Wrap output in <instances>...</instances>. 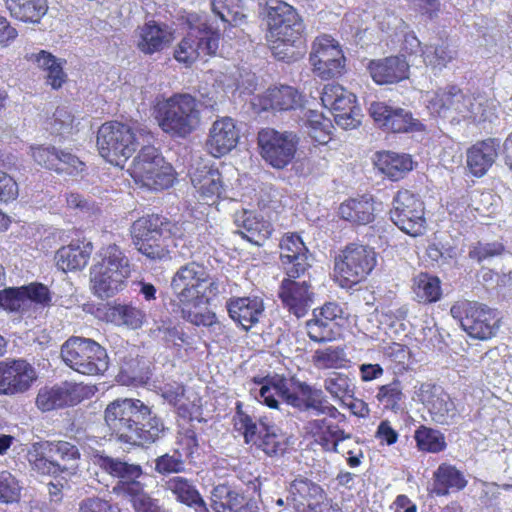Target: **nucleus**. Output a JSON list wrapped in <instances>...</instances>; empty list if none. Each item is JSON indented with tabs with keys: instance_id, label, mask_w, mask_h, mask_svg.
I'll list each match as a JSON object with an SVG mask.
<instances>
[{
	"instance_id": "f257e3e1",
	"label": "nucleus",
	"mask_w": 512,
	"mask_h": 512,
	"mask_svg": "<svg viewBox=\"0 0 512 512\" xmlns=\"http://www.w3.org/2000/svg\"><path fill=\"white\" fill-rule=\"evenodd\" d=\"M104 419L111 435L120 443L131 446L150 445L165 431L163 420L140 399H116L109 403Z\"/></svg>"
},
{
	"instance_id": "f03ea898",
	"label": "nucleus",
	"mask_w": 512,
	"mask_h": 512,
	"mask_svg": "<svg viewBox=\"0 0 512 512\" xmlns=\"http://www.w3.org/2000/svg\"><path fill=\"white\" fill-rule=\"evenodd\" d=\"M265 39L273 55L282 61L295 58L294 48L304 42L305 25L298 10L283 0H267L262 11Z\"/></svg>"
},
{
	"instance_id": "7ed1b4c3",
	"label": "nucleus",
	"mask_w": 512,
	"mask_h": 512,
	"mask_svg": "<svg viewBox=\"0 0 512 512\" xmlns=\"http://www.w3.org/2000/svg\"><path fill=\"white\" fill-rule=\"evenodd\" d=\"M185 222L174 221L159 213H147L137 218L130 227V235L137 250L151 260L170 257V244L186 237Z\"/></svg>"
},
{
	"instance_id": "20e7f679",
	"label": "nucleus",
	"mask_w": 512,
	"mask_h": 512,
	"mask_svg": "<svg viewBox=\"0 0 512 512\" xmlns=\"http://www.w3.org/2000/svg\"><path fill=\"white\" fill-rule=\"evenodd\" d=\"M153 115L163 132L181 138L191 134L200 120L198 101L188 93L156 98Z\"/></svg>"
},
{
	"instance_id": "39448f33",
	"label": "nucleus",
	"mask_w": 512,
	"mask_h": 512,
	"mask_svg": "<svg viewBox=\"0 0 512 512\" xmlns=\"http://www.w3.org/2000/svg\"><path fill=\"white\" fill-rule=\"evenodd\" d=\"M178 304L209 305L219 293V281L203 264L191 261L181 266L171 280Z\"/></svg>"
},
{
	"instance_id": "423d86ee",
	"label": "nucleus",
	"mask_w": 512,
	"mask_h": 512,
	"mask_svg": "<svg viewBox=\"0 0 512 512\" xmlns=\"http://www.w3.org/2000/svg\"><path fill=\"white\" fill-rule=\"evenodd\" d=\"M233 427L244 439V443L255 447L269 457L284 455L290 445L289 438L275 425L263 419L256 421L243 410V403L236 402Z\"/></svg>"
},
{
	"instance_id": "0eeeda50",
	"label": "nucleus",
	"mask_w": 512,
	"mask_h": 512,
	"mask_svg": "<svg viewBox=\"0 0 512 512\" xmlns=\"http://www.w3.org/2000/svg\"><path fill=\"white\" fill-rule=\"evenodd\" d=\"M100 257L90 269L91 290L98 298H111L126 287L129 261L116 244L102 248Z\"/></svg>"
},
{
	"instance_id": "6e6552de",
	"label": "nucleus",
	"mask_w": 512,
	"mask_h": 512,
	"mask_svg": "<svg viewBox=\"0 0 512 512\" xmlns=\"http://www.w3.org/2000/svg\"><path fill=\"white\" fill-rule=\"evenodd\" d=\"M377 266V252L374 247L358 242H351L334 256V281L345 289L364 282Z\"/></svg>"
},
{
	"instance_id": "1a4fd4ad",
	"label": "nucleus",
	"mask_w": 512,
	"mask_h": 512,
	"mask_svg": "<svg viewBox=\"0 0 512 512\" xmlns=\"http://www.w3.org/2000/svg\"><path fill=\"white\" fill-rule=\"evenodd\" d=\"M99 155L113 166L123 168L138 149L135 129L127 123L110 120L104 122L96 134Z\"/></svg>"
},
{
	"instance_id": "9d476101",
	"label": "nucleus",
	"mask_w": 512,
	"mask_h": 512,
	"mask_svg": "<svg viewBox=\"0 0 512 512\" xmlns=\"http://www.w3.org/2000/svg\"><path fill=\"white\" fill-rule=\"evenodd\" d=\"M128 173L137 185L153 191L170 188L177 176L173 166L150 145L139 150Z\"/></svg>"
},
{
	"instance_id": "9b49d317",
	"label": "nucleus",
	"mask_w": 512,
	"mask_h": 512,
	"mask_svg": "<svg viewBox=\"0 0 512 512\" xmlns=\"http://www.w3.org/2000/svg\"><path fill=\"white\" fill-rule=\"evenodd\" d=\"M61 358L74 371L87 375L104 374L109 367L107 351L95 340L72 336L61 347Z\"/></svg>"
},
{
	"instance_id": "f8f14e48",
	"label": "nucleus",
	"mask_w": 512,
	"mask_h": 512,
	"mask_svg": "<svg viewBox=\"0 0 512 512\" xmlns=\"http://www.w3.org/2000/svg\"><path fill=\"white\" fill-rule=\"evenodd\" d=\"M450 314L469 337L480 341L493 338L500 327L496 310L477 301L458 300L451 306Z\"/></svg>"
},
{
	"instance_id": "ddd939ff",
	"label": "nucleus",
	"mask_w": 512,
	"mask_h": 512,
	"mask_svg": "<svg viewBox=\"0 0 512 512\" xmlns=\"http://www.w3.org/2000/svg\"><path fill=\"white\" fill-rule=\"evenodd\" d=\"M309 63L312 72L321 80L329 81L346 73V57L339 41L329 34H320L311 44Z\"/></svg>"
},
{
	"instance_id": "4468645a",
	"label": "nucleus",
	"mask_w": 512,
	"mask_h": 512,
	"mask_svg": "<svg viewBox=\"0 0 512 512\" xmlns=\"http://www.w3.org/2000/svg\"><path fill=\"white\" fill-rule=\"evenodd\" d=\"M57 455L63 462L78 461L81 457L76 445L64 441H40L34 443L27 458L34 471L42 475L57 476L68 471V467L52 460Z\"/></svg>"
},
{
	"instance_id": "2eb2a0df",
	"label": "nucleus",
	"mask_w": 512,
	"mask_h": 512,
	"mask_svg": "<svg viewBox=\"0 0 512 512\" xmlns=\"http://www.w3.org/2000/svg\"><path fill=\"white\" fill-rule=\"evenodd\" d=\"M95 464L103 472L118 479L113 493L127 498L132 506L147 493L144 484L138 480L143 475L141 465L105 455L95 456Z\"/></svg>"
},
{
	"instance_id": "dca6fc26",
	"label": "nucleus",
	"mask_w": 512,
	"mask_h": 512,
	"mask_svg": "<svg viewBox=\"0 0 512 512\" xmlns=\"http://www.w3.org/2000/svg\"><path fill=\"white\" fill-rule=\"evenodd\" d=\"M299 144L298 136L291 131L262 128L257 134V145L262 159L271 167L283 169L295 158Z\"/></svg>"
},
{
	"instance_id": "f3484780",
	"label": "nucleus",
	"mask_w": 512,
	"mask_h": 512,
	"mask_svg": "<svg viewBox=\"0 0 512 512\" xmlns=\"http://www.w3.org/2000/svg\"><path fill=\"white\" fill-rule=\"evenodd\" d=\"M286 500L296 512H342L320 484L304 476L291 481Z\"/></svg>"
},
{
	"instance_id": "a211bd4d",
	"label": "nucleus",
	"mask_w": 512,
	"mask_h": 512,
	"mask_svg": "<svg viewBox=\"0 0 512 512\" xmlns=\"http://www.w3.org/2000/svg\"><path fill=\"white\" fill-rule=\"evenodd\" d=\"M391 221L405 234L417 237L426 230L425 204L420 196L407 189L399 190L389 212Z\"/></svg>"
},
{
	"instance_id": "6ab92c4d",
	"label": "nucleus",
	"mask_w": 512,
	"mask_h": 512,
	"mask_svg": "<svg viewBox=\"0 0 512 512\" xmlns=\"http://www.w3.org/2000/svg\"><path fill=\"white\" fill-rule=\"evenodd\" d=\"M220 33L207 23L191 27L174 49L177 62L190 67L198 59L214 56L219 48Z\"/></svg>"
},
{
	"instance_id": "aec40b11",
	"label": "nucleus",
	"mask_w": 512,
	"mask_h": 512,
	"mask_svg": "<svg viewBox=\"0 0 512 512\" xmlns=\"http://www.w3.org/2000/svg\"><path fill=\"white\" fill-rule=\"evenodd\" d=\"M324 107L333 111L336 124L343 129H354L361 123L356 96L339 84H327L321 93Z\"/></svg>"
},
{
	"instance_id": "412c9836",
	"label": "nucleus",
	"mask_w": 512,
	"mask_h": 512,
	"mask_svg": "<svg viewBox=\"0 0 512 512\" xmlns=\"http://www.w3.org/2000/svg\"><path fill=\"white\" fill-rule=\"evenodd\" d=\"M369 113L377 127L387 133H411L425 129L422 122L414 118L410 111L386 102H372Z\"/></svg>"
},
{
	"instance_id": "4be33fe9",
	"label": "nucleus",
	"mask_w": 512,
	"mask_h": 512,
	"mask_svg": "<svg viewBox=\"0 0 512 512\" xmlns=\"http://www.w3.org/2000/svg\"><path fill=\"white\" fill-rule=\"evenodd\" d=\"M93 394L94 390L91 386L66 381L61 385L41 388L36 397V405L41 411L48 412L77 405Z\"/></svg>"
},
{
	"instance_id": "5701e85b",
	"label": "nucleus",
	"mask_w": 512,
	"mask_h": 512,
	"mask_svg": "<svg viewBox=\"0 0 512 512\" xmlns=\"http://www.w3.org/2000/svg\"><path fill=\"white\" fill-rule=\"evenodd\" d=\"M299 277L287 276L278 288V298L282 307L296 318L304 317L314 300L312 285L307 281H297Z\"/></svg>"
},
{
	"instance_id": "b1692460",
	"label": "nucleus",
	"mask_w": 512,
	"mask_h": 512,
	"mask_svg": "<svg viewBox=\"0 0 512 512\" xmlns=\"http://www.w3.org/2000/svg\"><path fill=\"white\" fill-rule=\"evenodd\" d=\"M342 319L341 306L336 302H326L313 310V318L306 322L307 334L316 343L332 341L338 334Z\"/></svg>"
},
{
	"instance_id": "393cba45",
	"label": "nucleus",
	"mask_w": 512,
	"mask_h": 512,
	"mask_svg": "<svg viewBox=\"0 0 512 512\" xmlns=\"http://www.w3.org/2000/svg\"><path fill=\"white\" fill-rule=\"evenodd\" d=\"M36 380L34 368L25 360L0 361V395L12 396L30 389Z\"/></svg>"
},
{
	"instance_id": "a878e982",
	"label": "nucleus",
	"mask_w": 512,
	"mask_h": 512,
	"mask_svg": "<svg viewBox=\"0 0 512 512\" xmlns=\"http://www.w3.org/2000/svg\"><path fill=\"white\" fill-rule=\"evenodd\" d=\"M239 139L236 121L229 116L219 117L209 128L205 148L214 158H221L237 146Z\"/></svg>"
},
{
	"instance_id": "bb28decb",
	"label": "nucleus",
	"mask_w": 512,
	"mask_h": 512,
	"mask_svg": "<svg viewBox=\"0 0 512 512\" xmlns=\"http://www.w3.org/2000/svg\"><path fill=\"white\" fill-rule=\"evenodd\" d=\"M279 247L280 260L287 276L301 277L311 267L308 262L309 250L298 233H285Z\"/></svg>"
},
{
	"instance_id": "cd10ccee",
	"label": "nucleus",
	"mask_w": 512,
	"mask_h": 512,
	"mask_svg": "<svg viewBox=\"0 0 512 512\" xmlns=\"http://www.w3.org/2000/svg\"><path fill=\"white\" fill-rule=\"evenodd\" d=\"M367 71L377 85H393L409 78L410 64L403 54L390 55L370 60Z\"/></svg>"
},
{
	"instance_id": "c85d7f7f",
	"label": "nucleus",
	"mask_w": 512,
	"mask_h": 512,
	"mask_svg": "<svg viewBox=\"0 0 512 512\" xmlns=\"http://www.w3.org/2000/svg\"><path fill=\"white\" fill-rule=\"evenodd\" d=\"M304 431L306 437L312 439L323 451L332 453H338L339 444L352 437L338 423L326 417L309 420L304 426Z\"/></svg>"
},
{
	"instance_id": "c756f323",
	"label": "nucleus",
	"mask_w": 512,
	"mask_h": 512,
	"mask_svg": "<svg viewBox=\"0 0 512 512\" xmlns=\"http://www.w3.org/2000/svg\"><path fill=\"white\" fill-rule=\"evenodd\" d=\"M251 382L259 386L255 399L266 407L279 410L281 401L288 403L290 388L288 378L284 374L254 376Z\"/></svg>"
},
{
	"instance_id": "7c9ffc66",
	"label": "nucleus",
	"mask_w": 512,
	"mask_h": 512,
	"mask_svg": "<svg viewBox=\"0 0 512 512\" xmlns=\"http://www.w3.org/2000/svg\"><path fill=\"white\" fill-rule=\"evenodd\" d=\"M34 160L42 167L57 173L73 175L83 170L84 163L70 152L55 147L38 146L32 148Z\"/></svg>"
},
{
	"instance_id": "2f4dec72",
	"label": "nucleus",
	"mask_w": 512,
	"mask_h": 512,
	"mask_svg": "<svg viewBox=\"0 0 512 512\" xmlns=\"http://www.w3.org/2000/svg\"><path fill=\"white\" fill-rule=\"evenodd\" d=\"M174 40V31L166 23L149 20L138 27L137 48L145 55L163 51Z\"/></svg>"
},
{
	"instance_id": "473e14b6",
	"label": "nucleus",
	"mask_w": 512,
	"mask_h": 512,
	"mask_svg": "<svg viewBox=\"0 0 512 512\" xmlns=\"http://www.w3.org/2000/svg\"><path fill=\"white\" fill-rule=\"evenodd\" d=\"M95 315L103 321L130 329L140 328L146 319L145 312L131 303H102L96 308Z\"/></svg>"
},
{
	"instance_id": "72a5a7b5",
	"label": "nucleus",
	"mask_w": 512,
	"mask_h": 512,
	"mask_svg": "<svg viewBox=\"0 0 512 512\" xmlns=\"http://www.w3.org/2000/svg\"><path fill=\"white\" fill-rule=\"evenodd\" d=\"M226 307L230 318L245 331L260 321L265 309L263 299L258 296L232 297Z\"/></svg>"
},
{
	"instance_id": "f704fd0d",
	"label": "nucleus",
	"mask_w": 512,
	"mask_h": 512,
	"mask_svg": "<svg viewBox=\"0 0 512 512\" xmlns=\"http://www.w3.org/2000/svg\"><path fill=\"white\" fill-rule=\"evenodd\" d=\"M242 239L263 246L274 232L273 224L263 215L254 211L243 210L235 219Z\"/></svg>"
},
{
	"instance_id": "c9c22d12",
	"label": "nucleus",
	"mask_w": 512,
	"mask_h": 512,
	"mask_svg": "<svg viewBox=\"0 0 512 512\" xmlns=\"http://www.w3.org/2000/svg\"><path fill=\"white\" fill-rule=\"evenodd\" d=\"M92 252L93 244L90 241L85 238L73 240L56 251V267L65 273L82 270L88 264Z\"/></svg>"
},
{
	"instance_id": "e433bc0d",
	"label": "nucleus",
	"mask_w": 512,
	"mask_h": 512,
	"mask_svg": "<svg viewBox=\"0 0 512 512\" xmlns=\"http://www.w3.org/2000/svg\"><path fill=\"white\" fill-rule=\"evenodd\" d=\"M303 96L294 87L279 85L268 88L259 98L263 110L291 111L302 106Z\"/></svg>"
},
{
	"instance_id": "4c0bfd02",
	"label": "nucleus",
	"mask_w": 512,
	"mask_h": 512,
	"mask_svg": "<svg viewBox=\"0 0 512 512\" xmlns=\"http://www.w3.org/2000/svg\"><path fill=\"white\" fill-rule=\"evenodd\" d=\"M191 182L206 204H215L220 198L223 184L218 169L207 165L197 168L191 175Z\"/></svg>"
},
{
	"instance_id": "58836bf2",
	"label": "nucleus",
	"mask_w": 512,
	"mask_h": 512,
	"mask_svg": "<svg viewBox=\"0 0 512 512\" xmlns=\"http://www.w3.org/2000/svg\"><path fill=\"white\" fill-rule=\"evenodd\" d=\"M497 146L494 139L478 141L467 150V167L475 177H482L495 162Z\"/></svg>"
},
{
	"instance_id": "ea45409f",
	"label": "nucleus",
	"mask_w": 512,
	"mask_h": 512,
	"mask_svg": "<svg viewBox=\"0 0 512 512\" xmlns=\"http://www.w3.org/2000/svg\"><path fill=\"white\" fill-rule=\"evenodd\" d=\"M465 100L463 91L456 85H448L435 91L427 100L430 114L445 117L448 111L460 112V106Z\"/></svg>"
},
{
	"instance_id": "a19ab883",
	"label": "nucleus",
	"mask_w": 512,
	"mask_h": 512,
	"mask_svg": "<svg viewBox=\"0 0 512 512\" xmlns=\"http://www.w3.org/2000/svg\"><path fill=\"white\" fill-rule=\"evenodd\" d=\"M432 492L436 496H446L450 492L460 491L467 485L464 474L450 463H441L433 472Z\"/></svg>"
},
{
	"instance_id": "79ce46f5",
	"label": "nucleus",
	"mask_w": 512,
	"mask_h": 512,
	"mask_svg": "<svg viewBox=\"0 0 512 512\" xmlns=\"http://www.w3.org/2000/svg\"><path fill=\"white\" fill-rule=\"evenodd\" d=\"M165 487L179 503L193 507L198 512H208L206 503L192 480L183 476H174L165 482Z\"/></svg>"
},
{
	"instance_id": "37998d69",
	"label": "nucleus",
	"mask_w": 512,
	"mask_h": 512,
	"mask_svg": "<svg viewBox=\"0 0 512 512\" xmlns=\"http://www.w3.org/2000/svg\"><path fill=\"white\" fill-rule=\"evenodd\" d=\"M211 507L215 512H247L249 503L229 485L219 484L212 490Z\"/></svg>"
},
{
	"instance_id": "c03bdc74",
	"label": "nucleus",
	"mask_w": 512,
	"mask_h": 512,
	"mask_svg": "<svg viewBox=\"0 0 512 512\" xmlns=\"http://www.w3.org/2000/svg\"><path fill=\"white\" fill-rule=\"evenodd\" d=\"M376 167L392 181L402 179L413 169V161L408 154L382 151L376 154Z\"/></svg>"
},
{
	"instance_id": "a18cd8bd",
	"label": "nucleus",
	"mask_w": 512,
	"mask_h": 512,
	"mask_svg": "<svg viewBox=\"0 0 512 512\" xmlns=\"http://www.w3.org/2000/svg\"><path fill=\"white\" fill-rule=\"evenodd\" d=\"M374 203L371 198L361 196L344 201L339 207L340 217L355 225H367L375 218Z\"/></svg>"
},
{
	"instance_id": "49530a36",
	"label": "nucleus",
	"mask_w": 512,
	"mask_h": 512,
	"mask_svg": "<svg viewBox=\"0 0 512 512\" xmlns=\"http://www.w3.org/2000/svg\"><path fill=\"white\" fill-rule=\"evenodd\" d=\"M323 402H326V397L323 391L316 388L307 382L297 381L295 383V391L289 392L288 405L300 411H317Z\"/></svg>"
},
{
	"instance_id": "de8ad7c7",
	"label": "nucleus",
	"mask_w": 512,
	"mask_h": 512,
	"mask_svg": "<svg viewBox=\"0 0 512 512\" xmlns=\"http://www.w3.org/2000/svg\"><path fill=\"white\" fill-rule=\"evenodd\" d=\"M10 16L23 23L38 24L48 11L47 0H6Z\"/></svg>"
},
{
	"instance_id": "09e8293b",
	"label": "nucleus",
	"mask_w": 512,
	"mask_h": 512,
	"mask_svg": "<svg viewBox=\"0 0 512 512\" xmlns=\"http://www.w3.org/2000/svg\"><path fill=\"white\" fill-rule=\"evenodd\" d=\"M412 292L414 300L423 305L436 303L443 295L440 279L427 272H420L413 278Z\"/></svg>"
},
{
	"instance_id": "8fccbe9b",
	"label": "nucleus",
	"mask_w": 512,
	"mask_h": 512,
	"mask_svg": "<svg viewBox=\"0 0 512 512\" xmlns=\"http://www.w3.org/2000/svg\"><path fill=\"white\" fill-rule=\"evenodd\" d=\"M31 59L46 73V83L50 85L52 89L58 90L66 83L67 74L64 71L66 60L58 59L45 50L32 54Z\"/></svg>"
},
{
	"instance_id": "3c124183",
	"label": "nucleus",
	"mask_w": 512,
	"mask_h": 512,
	"mask_svg": "<svg viewBox=\"0 0 512 512\" xmlns=\"http://www.w3.org/2000/svg\"><path fill=\"white\" fill-rule=\"evenodd\" d=\"M305 117L306 132L314 144L326 145L333 139L334 125L329 118L315 110H308Z\"/></svg>"
},
{
	"instance_id": "603ef678",
	"label": "nucleus",
	"mask_w": 512,
	"mask_h": 512,
	"mask_svg": "<svg viewBox=\"0 0 512 512\" xmlns=\"http://www.w3.org/2000/svg\"><path fill=\"white\" fill-rule=\"evenodd\" d=\"M403 383L399 378H393L391 382L379 385L375 399L384 411L398 413L404 404Z\"/></svg>"
},
{
	"instance_id": "864d4df0",
	"label": "nucleus",
	"mask_w": 512,
	"mask_h": 512,
	"mask_svg": "<svg viewBox=\"0 0 512 512\" xmlns=\"http://www.w3.org/2000/svg\"><path fill=\"white\" fill-rule=\"evenodd\" d=\"M416 447L420 452L438 454L447 448L445 435L437 429L420 425L414 432Z\"/></svg>"
},
{
	"instance_id": "5fc2aeb1",
	"label": "nucleus",
	"mask_w": 512,
	"mask_h": 512,
	"mask_svg": "<svg viewBox=\"0 0 512 512\" xmlns=\"http://www.w3.org/2000/svg\"><path fill=\"white\" fill-rule=\"evenodd\" d=\"M421 56L427 68L433 72L442 71L456 57V51L448 43L429 44L422 49Z\"/></svg>"
},
{
	"instance_id": "6e6d98bb",
	"label": "nucleus",
	"mask_w": 512,
	"mask_h": 512,
	"mask_svg": "<svg viewBox=\"0 0 512 512\" xmlns=\"http://www.w3.org/2000/svg\"><path fill=\"white\" fill-rule=\"evenodd\" d=\"M324 388L341 405L355 395V385L345 373L333 372L324 379Z\"/></svg>"
},
{
	"instance_id": "4d7b16f0",
	"label": "nucleus",
	"mask_w": 512,
	"mask_h": 512,
	"mask_svg": "<svg viewBox=\"0 0 512 512\" xmlns=\"http://www.w3.org/2000/svg\"><path fill=\"white\" fill-rule=\"evenodd\" d=\"M313 364L319 369L344 368L348 362L342 347H327L318 349L312 356Z\"/></svg>"
},
{
	"instance_id": "13d9d810",
	"label": "nucleus",
	"mask_w": 512,
	"mask_h": 512,
	"mask_svg": "<svg viewBox=\"0 0 512 512\" xmlns=\"http://www.w3.org/2000/svg\"><path fill=\"white\" fill-rule=\"evenodd\" d=\"M211 4L223 21L239 23L246 18L245 0H211Z\"/></svg>"
},
{
	"instance_id": "bf43d9fd",
	"label": "nucleus",
	"mask_w": 512,
	"mask_h": 512,
	"mask_svg": "<svg viewBox=\"0 0 512 512\" xmlns=\"http://www.w3.org/2000/svg\"><path fill=\"white\" fill-rule=\"evenodd\" d=\"M21 486L9 471H0V503L12 504L20 501Z\"/></svg>"
},
{
	"instance_id": "052dcab7",
	"label": "nucleus",
	"mask_w": 512,
	"mask_h": 512,
	"mask_svg": "<svg viewBox=\"0 0 512 512\" xmlns=\"http://www.w3.org/2000/svg\"><path fill=\"white\" fill-rule=\"evenodd\" d=\"M177 309H174L175 312H179L181 317L192 323L195 326H205L211 327L217 322L216 314L210 310H206L204 312H193L192 308L199 307L200 305L196 304H178L175 305Z\"/></svg>"
},
{
	"instance_id": "680f3d73",
	"label": "nucleus",
	"mask_w": 512,
	"mask_h": 512,
	"mask_svg": "<svg viewBox=\"0 0 512 512\" xmlns=\"http://www.w3.org/2000/svg\"><path fill=\"white\" fill-rule=\"evenodd\" d=\"M154 470L160 475L181 473L185 470V461L179 451L173 454L165 453L155 459Z\"/></svg>"
},
{
	"instance_id": "e2e57ef3",
	"label": "nucleus",
	"mask_w": 512,
	"mask_h": 512,
	"mask_svg": "<svg viewBox=\"0 0 512 512\" xmlns=\"http://www.w3.org/2000/svg\"><path fill=\"white\" fill-rule=\"evenodd\" d=\"M429 411L437 422L444 424L449 417L454 416L455 405L448 395L433 396L429 402Z\"/></svg>"
},
{
	"instance_id": "0e129e2a",
	"label": "nucleus",
	"mask_w": 512,
	"mask_h": 512,
	"mask_svg": "<svg viewBox=\"0 0 512 512\" xmlns=\"http://www.w3.org/2000/svg\"><path fill=\"white\" fill-rule=\"evenodd\" d=\"M78 512H122V510L112 500L91 496L80 501Z\"/></svg>"
},
{
	"instance_id": "69168bd1",
	"label": "nucleus",
	"mask_w": 512,
	"mask_h": 512,
	"mask_svg": "<svg viewBox=\"0 0 512 512\" xmlns=\"http://www.w3.org/2000/svg\"><path fill=\"white\" fill-rule=\"evenodd\" d=\"M22 293L24 302L30 300L36 304L42 306H50L51 304V293L47 286L39 282H33L28 285L22 286Z\"/></svg>"
},
{
	"instance_id": "338daca9",
	"label": "nucleus",
	"mask_w": 512,
	"mask_h": 512,
	"mask_svg": "<svg viewBox=\"0 0 512 512\" xmlns=\"http://www.w3.org/2000/svg\"><path fill=\"white\" fill-rule=\"evenodd\" d=\"M505 247L500 242L482 243L477 242L469 250V257L477 262H482L487 258L501 255Z\"/></svg>"
},
{
	"instance_id": "774afa93",
	"label": "nucleus",
	"mask_w": 512,
	"mask_h": 512,
	"mask_svg": "<svg viewBox=\"0 0 512 512\" xmlns=\"http://www.w3.org/2000/svg\"><path fill=\"white\" fill-rule=\"evenodd\" d=\"M384 356L395 364V368L406 369L410 358V350L407 345L393 342L384 348Z\"/></svg>"
}]
</instances>
